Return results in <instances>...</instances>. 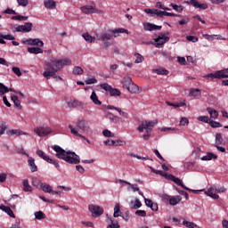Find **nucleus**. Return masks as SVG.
Masks as SVG:
<instances>
[{"instance_id": "obj_1", "label": "nucleus", "mask_w": 228, "mask_h": 228, "mask_svg": "<svg viewBox=\"0 0 228 228\" xmlns=\"http://www.w3.org/2000/svg\"><path fill=\"white\" fill-rule=\"evenodd\" d=\"M67 65H72V60L70 59H53L50 61L45 62V71L43 73L45 79H56V81H63L61 77L56 76V72H60L61 69L67 67Z\"/></svg>"}, {"instance_id": "obj_2", "label": "nucleus", "mask_w": 228, "mask_h": 228, "mask_svg": "<svg viewBox=\"0 0 228 228\" xmlns=\"http://www.w3.org/2000/svg\"><path fill=\"white\" fill-rule=\"evenodd\" d=\"M52 149L56 151L55 156L58 159H62L63 161H66V163H69V165H77L81 163V158L74 151H67L59 145H53Z\"/></svg>"}, {"instance_id": "obj_3", "label": "nucleus", "mask_w": 228, "mask_h": 228, "mask_svg": "<svg viewBox=\"0 0 228 228\" xmlns=\"http://www.w3.org/2000/svg\"><path fill=\"white\" fill-rule=\"evenodd\" d=\"M120 33H126V35H129L130 32L126 28L110 29L105 33L101 34L98 40H101V42H104L103 47H110V45H111V42L108 40H111L113 37L117 38V37H120Z\"/></svg>"}, {"instance_id": "obj_4", "label": "nucleus", "mask_w": 228, "mask_h": 228, "mask_svg": "<svg viewBox=\"0 0 228 228\" xmlns=\"http://www.w3.org/2000/svg\"><path fill=\"white\" fill-rule=\"evenodd\" d=\"M150 170L153 174H157V175H161L162 177H165L166 179H169V181H173V183H175V184H177V186H181V188H183V190H186L187 191H192V193L199 192V191L191 190V189L186 187V185H184V183H183V180L174 176V175L167 174L161 170H156L152 167H150Z\"/></svg>"}, {"instance_id": "obj_5", "label": "nucleus", "mask_w": 228, "mask_h": 228, "mask_svg": "<svg viewBox=\"0 0 228 228\" xmlns=\"http://www.w3.org/2000/svg\"><path fill=\"white\" fill-rule=\"evenodd\" d=\"M154 126H156V122L154 121H147L144 120L141 122V124L137 127V131L139 133H143V131L146 130L144 134L142 135L143 140H149L151 138V133L152 132V129H154Z\"/></svg>"}, {"instance_id": "obj_6", "label": "nucleus", "mask_w": 228, "mask_h": 228, "mask_svg": "<svg viewBox=\"0 0 228 228\" xmlns=\"http://www.w3.org/2000/svg\"><path fill=\"white\" fill-rule=\"evenodd\" d=\"M36 153L39 158H41V159H44V161H46V163H50V165H54L55 168H57V170H60V161H58V159H51L42 150H37Z\"/></svg>"}, {"instance_id": "obj_7", "label": "nucleus", "mask_w": 228, "mask_h": 228, "mask_svg": "<svg viewBox=\"0 0 228 228\" xmlns=\"http://www.w3.org/2000/svg\"><path fill=\"white\" fill-rule=\"evenodd\" d=\"M100 88H102V90H105V92H109L111 97H120V95H122V93L120 92V90L117 88H113L108 83L101 84Z\"/></svg>"}, {"instance_id": "obj_8", "label": "nucleus", "mask_w": 228, "mask_h": 228, "mask_svg": "<svg viewBox=\"0 0 228 228\" xmlns=\"http://www.w3.org/2000/svg\"><path fill=\"white\" fill-rule=\"evenodd\" d=\"M208 79H225L228 78V68L225 69L218 70L216 73H210L206 76Z\"/></svg>"}, {"instance_id": "obj_9", "label": "nucleus", "mask_w": 228, "mask_h": 228, "mask_svg": "<svg viewBox=\"0 0 228 228\" xmlns=\"http://www.w3.org/2000/svg\"><path fill=\"white\" fill-rule=\"evenodd\" d=\"M34 133L37 134V136L44 137L47 136V134H51L53 133V130L51 127L47 126H37L34 128Z\"/></svg>"}, {"instance_id": "obj_10", "label": "nucleus", "mask_w": 228, "mask_h": 228, "mask_svg": "<svg viewBox=\"0 0 228 228\" xmlns=\"http://www.w3.org/2000/svg\"><path fill=\"white\" fill-rule=\"evenodd\" d=\"M88 209L94 218L101 216L104 213V208L97 205H89Z\"/></svg>"}, {"instance_id": "obj_11", "label": "nucleus", "mask_w": 228, "mask_h": 228, "mask_svg": "<svg viewBox=\"0 0 228 228\" xmlns=\"http://www.w3.org/2000/svg\"><path fill=\"white\" fill-rule=\"evenodd\" d=\"M80 10L83 13H86V15L92 13H102V11H100L99 9L94 7V5H85L82 6Z\"/></svg>"}, {"instance_id": "obj_12", "label": "nucleus", "mask_w": 228, "mask_h": 228, "mask_svg": "<svg viewBox=\"0 0 228 228\" xmlns=\"http://www.w3.org/2000/svg\"><path fill=\"white\" fill-rule=\"evenodd\" d=\"M15 29L18 33H29L33 29V23L26 22L24 25L16 27Z\"/></svg>"}, {"instance_id": "obj_13", "label": "nucleus", "mask_w": 228, "mask_h": 228, "mask_svg": "<svg viewBox=\"0 0 228 228\" xmlns=\"http://www.w3.org/2000/svg\"><path fill=\"white\" fill-rule=\"evenodd\" d=\"M163 199L164 200H168L170 206H177V203L183 200V197L179 195L173 196V197H170L169 195H164Z\"/></svg>"}, {"instance_id": "obj_14", "label": "nucleus", "mask_w": 228, "mask_h": 228, "mask_svg": "<svg viewBox=\"0 0 228 228\" xmlns=\"http://www.w3.org/2000/svg\"><path fill=\"white\" fill-rule=\"evenodd\" d=\"M28 45H37V47H44V42L39 38H28L25 41Z\"/></svg>"}, {"instance_id": "obj_15", "label": "nucleus", "mask_w": 228, "mask_h": 228, "mask_svg": "<svg viewBox=\"0 0 228 228\" xmlns=\"http://www.w3.org/2000/svg\"><path fill=\"white\" fill-rule=\"evenodd\" d=\"M145 13H149L151 17L157 15V17L165 16V11H159L158 9H144Z\"/></svg>"}, {"instance_id": "obj_16", "label": "nucleus", "mask_w": 228, "mask_h": 228, "mask_svg": "<svg viewBox=\"0 0 228 228\" xmlns=\"http://www.w3.org/2000/svg\"><path fill=\"white\" fill-rule=\"evenodd\" d=\"M107 110H115L116 111H118V113L120 115V117H122L123 118H129V113L122 110V109H120L118 107H115L113 105H108Z\"/></svg>"}, {"instance_id": "obj_17", "label": "nucleus", "mask_w": 228, "mask_h": 228, "mask_svg": "<svg viewBox=\"0 0 228 228\" xmlns=\"http://www.w3.org/2000/svg\"><path fill=\"white\" fill-rule=\"evenodd\" d=\"M6 134L7 136H22V134H28V133L19 129H10L6 131Z\"/></svg>"}, {"instance_id": "obj_18", "label": "nucleus", "mask_w": 228, "mask_h": 228, "mask_svg": "<svg viewBox=\"0 0 228 228\" xmlns=\"http://www.w3.org/2000/svg\"><path fill=\"white\" fill-rule=\"evenodd\" d=\"M187 4H191L194 8H200V10H208V4H200L198 0H191L187 2Z\"/></svg>"}, {"instance_id": "obj_19", "label": "nucleus", "mask_w": 228, "mask_h": 228, "mask_svg": "<svg viewBox=\"0 0 228 228\" xmlns=\"http://www.w3.org/2000/svg\"><path fill=\"white\" fill-rule=\"evenodd\" d=\"M168 40H170V37H157L155 39V47H157L158 49H161V47H163V45H165V44H167V42H168Z\"/></svg>"}, {"instance_id": "obj_20", "label": "nucleus", "mask_w": 228, "mask_h": 228, "mask_svg": "<svg viewBox=\"0 0 228 228\" xmlns=\"http://www.w3.org/2000/svg\"><path fill=\"white\" fill-rule=\"evenodd\" d=\"M163 27L158 26L152 23H144V30L145 31H156L160 30Z\"/></svg>"}, {"instance_id": "obj_21", "label": "nucleus", "mask_w": 228, "mask_h": 228, "mask_svg": "<svg viewBox=\"0 0 228 228\" xmlns=\"http://www.w3.org/2000/svg\"><path fill=\"white\" fill-rule=\"evenodd\" d=\"M207 195L208 197H211V199H214V200H218L220 199V196L216 194V189L210 187L207 191Z\"/></svg>"}, {"instance_id": "obj_22", "label": "nucleus", "mask_w": 228, "mask_h": 228, "mask_svg": "<svg viewBox=\"0 0 228 228\" xmlns=\"http://www.w3.org/2000/svg\"><path fill=\"white\" fill-rule=\"evenodd\" d=\"M126 90L130 94H140V87L134 84V82H132V85L126 87Z\"/></svg>"}, {"instance_id": "obj_23", "label": "nucleus", "mask_w": 228, "mask_h": 228, "mask_svg": "<svg viewBox=\"0 0 228 228\" xmlns=\"http://www.w3.org/2000/svg\"><path fill=\"white\" fill-rule=\"evenodd\" d=\"M132 83H133V78H131V77H124L121 81V85L123 88H126V90L127 89L128 86L132 85Z\"/></svg>"}, {"instance_id": "obj_24", "label": "nucleus", "mask_w": 228, "mask_h": 228, "mask_svg": "<svg viewBox=\"0 0 228 228\" xmlns=\"http://www.w3.org/2000/svg\"><path fill=\"white\" fill-rule=\"evenodd\" d=\"M28 167H30L31 172H38V167L35 164V159L33 157H29L28 159Z\"/></svg>"}, {"instance_id": "obj_25", "label": "nucleus", "mask_w": 228, "mask_h": 228, "mask_svg": "<svg viewBox=\"0 0 228 228\" xmlns=\"http://www.w3.org/2000/svg\"><path fill=\"white\" fill-rule=\"evenodd\" d=\"M0 209L2 211H4V213H7V215H9V216H11V218H15V214H13V210H12V208H10V207H6L4 205H0Z\"/></svg>"}, {"instance_id": "obj_26", "label": "nucleus", "mask_w": 228, "mask_h": 228, "mask_svg": "<svg viewBox=\"0 0 228 228\" xmlns=\"http://www.w3.org/2000/svg\"><path fill=\"white\" fill-rule=\"evenodd\" d=\"M142 206V201L140 200L135 199L134 200H131L129 204L130 209H140V207Z\"/></svg>"}, {"instance_id": "obj_27", "label": "nucleus", "mask_w": 228, "mask_h": 228, "mask_svg": "<svg viewBox=\"0 0 228 228\" xmlns=\"http://www.w3.org/2000/svg\"><path fill=\"white\" fill-rule=\"evenodd\" d=\"M211 159H218V155L208 152L206 156L201 158L202 161H211Z\"/></svg>"}, {"instance_id": "obj_28", "label": "nucleus", "mask_w": 228, "mask_h": 228, "mask_svg": "<svg viewBox=\"0 0 228 228\" xmlns=\"http://www.w3.org/2000/svg\"><path fill=\"white\" fill-rule=\"evenodd\" d=\"M69 108H81L83 106V102L77 101V100H70L68 102Z\"/></svg>"}, {"instance_id": "obj_29", "label": "nucleus", "mask_w": 228, "mask_h": 228, "mask_svg": "<svg viewBox=\"0 0 228 228\" xmlns=\"http://www.w3.org/2000/svg\"><path fill=\"white\" fill-rule=\"evenodd\" d=\"M4 40H15V37L13 35L0 34V44H6Z\"/></svg>"}, {"instance_id": "obj_30", "label": "nucleus", "mask_w": 228, "mask_h": 228, "mask_svg": "<svg viewBox=\"0 0 228 228\" xmlns=\"http://www.w3.org/2000/svg\"><path fill=\"white\" fill-rule=\"evenodd\" d=\"M76 126L79 131H86V122L84 119L77 120Z\"/></svg>"}, {"instance_id": "obj_31", "label": "nucleus", "mask_w": 228, "mask_h": 228, "mask_svg": "<svg viewBox=\"0 0 228 228\" xmlns=\"http://www.w3.org/2000/svg\"><path fill=\"white\" fill-rule=\"evenodd\" d=\"M44 4L49 10H54L56 8V2L54 0H45Z\"/></svg>"}, {"instance_id": "obj_32", "label": "nucleus", "mask_w": 228, "mask_h": 228, "mask_svg": "<svg viewBox=\"0 0 228 228\" xmlns=\"http://www.w3.org/2000/svg\"><path fill=\"white\" fill-rule=\"evenodd\" d=\"M107 117L109 120H110V122H113V124H118V122L120 121V117L115 116L111 112H108Z\"/></svg>"}, {"instance_id": "obj_33", "label": "nucleus", "mask_w": 228, "mask_h": 228, "mask_svg": "<svg viewBox=\"0 0 228 228\" xmlns=\"http://www.w3.org/2000/svg\"><path fill=\"white\" fill-rule=\"evenodd\" d=\"M90 99L96 106H101V104H102V102L99 101V96H97V94H95V92H93L91 94Z\"/></svg>"}, {"instance_id": "obj_34", "label": "nucleus", "mask_w": 228, "mask_h": 228, "mask_svg": "<svg viewBox=\"0 0 228 228\" xmlns=\"http://www.w3.org/2000/svg\"><path fill=\"white\" fill-rule=\"evenodd\" d=\"M207 111L210 115V118H214V120H216V118H218V112L216 111V110L208 107L207 108Z\"/></svg>"}, {"instance_id": "obj_35", "label": "nucleus", "mask_w": 228, "mask_h": 228, "mask_svg": "<svg viewBox=\"0 0 228 228\" xmlns=\"http://www.w3.org/2000/svg\"><path fill=\"white\" fill-rule=\"evenodd\" d=\"M11 99L14 103L15 108H18V110H22V105H20V100H19V96L12 95Z\"/></svg>"}, {"instance_id": "obj_36", "label": "nucleus", "mask_w": 228, "mask_h": 228, "mask_svg": "<svg viewBox=\"0 0 228 228\" xmlns=\"http://www.w3.org/2000/svg\"><path fill=\"white\" fill-rule=\"evenodd\" d=\"M41 190H43L45 193H54V191H53V187L49 185V183L41 184Z\"/></svg>"}, {"instance_id": "obj_37", "label": "nucleus", "mask_w": 228, "mask_h": 228, "mask_svg": "<svg viewBox=\"0 0 228 228\" xmlns=\"http://www.w3.org/2000/svg\"><path fill=\"white\" fill-rule=\"evenodd\" d=\"M28 53H30V54H42L44 50H42L40 47H28Z\"/></svg>"}, {"instance_id": "obj_38", "label": "nucleus", "mask_w": 228, "mask_h": 228, "mask_svg": "<svg viewBox=\"0 0 228 228\" xmlns=\"http://www.w3.org/2000/svg\"><path fill=\"white\" fill-rule=\"evenodd\" d=\"M153 74H158V76H168L169 71L165 69H152Z\"/></svg>"}, {"instance_id": "obj_39", "label": "nucleus", "mask_w": 228, "mask_h": 228, "mask_svg": "<svg viewBox=\"0 0 228 228\" xmlns=\"http://www.w3.org/2000/svg\"><path fill=\"white\" fill-rule=\"evenodd\" d=\"M110 224L107 228H120V224H118V221L115 220L113 217L109 218Z\"/></svg>"}, {"instance_id": "obj_40", "label": "nucleus", "mask_w": 228, "mask_h": 228, "mask_svg": "<svg viewBox=\"0 0 228 228\" xmlns=\"http://www.w3.org/2000/svg\"><path fill=\"white\" fill-rule=\"evenodd\" d=\"M8 92H13V89L6 87L4 84L0 82V95H4V94H8Z\"/></svg>"}, {"instance_id": "obj_41", "label": "nucleus", "mask_w": 228, "mask_h": 228, "mask_svg": "<svg viewBox=\"0 0 228 228\" xmlns=\"http://www.w3.org/2000/svg\"><path fill=\"white\" fill-rule=\"evenodd\" d=\"M69 129H70V133L72 134H74L75 136H79V138H83L84 140H86L88 142V139H86V137L80 134L79 132H77V130H76V128H74V126H72V125L69 126Z\"/></svg>"}, {"instance_id": "obj_42", "label": "nucleus", "mask_w": 228, "mask_h": 228, "mask_svg": "<svg viewBox=\"0 0 228 228\" xmlns=\"http://www.w3.org/2000/svg\"><path fill=\"white\" fill-rule=\"evenodd\" d=\"M119 183H123L124 184H127L133 190V191H140V188L137 184H132L131 183L126 180H119Z\"/></svg>"}, {"instance_id": "obj_43", "label": "nucleus", "mask_w": 228, "mask_h": 228, "mask_svg": "<svg viewBox=\"0 0 228 228\" xmlns=\"http://www.w3.org/2000/svg\"><path fill=\"white\" fill-rule=\"evenodd\" d=\"M114 218H118V216H122V212H120V204L117 203L114 208Z\"/></svg>"}, {"instance_id": "obj_44", "label": "nucleus", "mask_w": 228, "mask_h": 228, "mask_svg": "<svg viewBox=\"0 0 228 228\" xmlns=\"http://www.w3.org/2000/svg\"><path fill=\"white\" fill-rule=\"evenodd\" d=\"M7 129H8V125H6V122L1 121L0 122V136H3V134H4Z\"/></svg>"}, {"instance_id": "obj_45", "label": "nucleus", "mask_w": 228, "mask_h": 228, "mask_svg": "<svg viewBox=\"0 0 228 228\" xmlns=\"http://www.w3.org/2000/svg\"><path fill=\"white\" fill-rule=\"evenodd\" d=\"M82 37L86 40V42H88L89 44H92V42H95V37L90 36V34L88 33L83 34Z\"/></svg>"}, {"instance_id": "obj_46", "label": "nucleus", "mask_w": 228, "mask_h": 228, "mask_svg": "<svg viewBox=\"0 0 228 228\" xmlns=\"http://www.w3.org/2000/svg\"><path fill=\"white\" fill-rule=\"evenodd\" d=\"M42 184L44 183L40 179L37 177L32 178V186H35L36 188H38V186H40V188H42Z\"/></svg>"}, {"instance_id": "obj_47", "label": "nucleus", "mask_w": 228, "mask_h": 228, "mask_svg": "<svg viewBox=\"0 0 228 228\" xmlns=\"http://www.w3.org/2000/svg\"><path fill=\"white\" fill-rule=\"evenodd\" d=\"M84 72H85V70L82 69V68L79 66H75L73 69V74L75 76H81V74H83Z\"/></svg>"}, {"instance_id": "obj_48", "label": "nucleus", "mask_w": 228, "mask_h": 228, "mask_svg": "<svg viewBox=\"0 0 228 228\" xmlns=\"http://www.w3.org/2000/svg\"><path fill=\"white\" fill-rule=\"evenodd\" d=\"M183 225H185V227L188 228H200L199 225H197L195 223L193 222H188V221H183Z\"/></svg>"}, {"instance_id": "obj_49", "label": "nucleus", "mask_w": 228, "mask_h": 228, "mask_svg": "<svg viewBox=\"0 0 228 228\" xmlns=\"http://www.w3.org/2000/svg\"><path fill=\"white\" fill-rule=\"evenodd\" d=\"M35 218L37 220H44L46 216H45V214L42 211H37V212H35Z\"/></svg>"}, {"instance_id": "obj_50", "label": "nucleus", "mask_w": 228, "mask_h": 228, "mask_svg": "<svg viewBox=\"0 0 228 228\" xmlns=\"http://www.w3.org/2000/svg\"><path fill=\"white\" fill-rule=\"evenodd\" d=\"M23 190L24 191H32L33 188L29 185V182L28 180L23 181Z\"/></svg>"}, {"instance_id": "obj_51", "label": "nucleus", "mask_w": 228, "mask_h": 228, "mask_svg": "<svg viewBox=\"0 0 228 228\" xmlns=\"http://www.w3.org/2000/svg\"><path fill=\"white\" fill-rule=\"evenodd\" d=\"M170 6H172L173 10H175V12H178V13L183 12V11L184 10V6H183V5H177L175 4H171Z\"/></svg>"}, {"instance_id": "obj_52", "label": "nucleus", "mask_w": 228, "mask_h": 228, "mask_svg": "<svg viewBox=\"0 0 228 228\" xmlns=\"http://www.w3.org/2000/svg\"><path fill=\"white\" fill-rule=\"evenodd\" d=\"M198 120H200V122H204L205 124L211 123V118H209L208 116H200Z\"/></svg>"}, {"instance_id": "obj_53", "label": "nucleus", "mask_w": 228, "mask_h": 228, "mask_svg": "<svg viewBox=\"0 0 228 228\" xmlns=\"http://www.w3.org/2000/svg\"><path fill=\"white\" fill-rule=\"evenodd\" d=\"M224 143V138H222V134H216V145H222Z\"/></svg>"}, {"instance_id": "obj_54", "label": "nucleus", "mask_w": 228, "mask_h": 228, "mask_svg": "<svg viewBox=\"0 0 228 228\" xmlns=\"http://www.w3.org/2000/svg\"><path fill=\"white\" fill-rule=\"evenodd\" d=\"M190 95L191 97H199L200 95V89H191Z\"/></svg>"}, {"instance_id": "obj_55", "label": "nucleus", "mask_w": 228, "mask_h": 228, "mask_svg": "<svg viewBox=\"0 0 228 228\" xmlns=\"http://www.w3.org/2000/svg\"><path fill=\"white\" fill-rule=\"evenodd\" d=\"M156 8H159L160 10H165L167 12H170V8L165 6L161 2L156 3Z\"/></svg>"}, {"instance_id": "obj_56", "label": "nucleus", "mask_w": 228, "mask_h": 228, "mask_svg": "<svg viewBox=\"0 0 228 228\" xmlns=\"http://www.w3.org/2000/svg\"><path fill=\"white\" fill-rule=\"evenodd\" d=\"M28 16H22V15H16L12 17V20H28Z\"/></svg>"}, {"instance_id": "obj_57", "label": "nucleus", "mask_w": 228, "mask_h": 228, "mask_svg": "<svg viewBox=\"0 0 228 228\" xmlns=\"http://www.w3.org/2000/svg\"><path fill=\"white\" fill-rule=\"evenodd\" d=\"M134 56L136 58L134 63H142L144 60L143 55L140 53H134Z\"/></svg>"}, {"instance_id": "obj_58", "label": "nucleus", "mask_w": 228, "mask_h": 228, "mask_svg": "<svg viewBox=\"0 0 228 228\" xmlns=\"http://www.w3.org/2000/svg\"><path fill=\"white\" fill-rule=\"evenodd\" d=\"M102 134L106 138H113V136H115V134L113 133H111V131H110L108 129L103 130Z\"/></svg>"}, {"instance_id": "obj_59", "label": "nucleus", "mask_w": 228, "mask_h": 228, "mask_svg": "<svg viewBox=\"0 0 228 228\" xmlns=\"http://www.w3.org/2000/svg\"><path fill=\"white\" fill-rule=\"evenodd\" d=\"M210 127L216 128V127H222V124L218 121L210 120L209 123Z\"/></svg>"}, {"instance_id": "obj_60", "label": "nucleus", "mask_w": 228, "mask_h": 228, "mask_svg": "<svg viewBox=\"0 0 228 228\" xmlns=\"http://www.w3.org/2000/svg\"><path fill=\"white\" fill-rule=\"evenodd\" d=\"M135 215L136 216H142L145 218V216H147V212L145 210H136Z\"/></svg>"}, {"instance_id": "obj_61", "label": "nucleus", "mask_w": 228, "mask_h": 228, "mask_svg": "<svg viewBox=\"0 0 228 228\" xmlns=\"http://www.w3.org/2000/svg\"><path fill=\"white\" fill-rule=\"evenodd\" d=\"M12 72H14L18 77L22 76V72H20V69L19 67H12Z\"/></svg>"}, {"instance_id": "obj_62", "label": "nucleus", "mask_w": 228, "mask_h": 228, "mask_svg": "<svg viewBox=\"0 0 228 228\" xmlns=\"http://www.w3.org/2000/svg\"><path fill=\"white\" fill-rule=\"evenodd\" d=\"M186 38H187V40H188L189 42H193V43L199 42V37H194V36H187Z\"/></svg>"}, {"instance_id": "obj_63", "label": "nucleus", "mask_w": 228, "mask_h": 228, "mask_svg": "<svg viewBox=\"0 0 228 228\" xmlns=\"http://www.w3.org/2000/svg\"><path fill=\"white\" fill-rule=\"evenodd\" d=\"M190 124V121L187 118H182L180 120V126H188Z\"/></svg>"}, {"instance_id": "obj_64", "label": "nucleus", "mask_w": 228, "mask_h": 228, "mask_svg": "<svg viewBox=\"0 0 228 228\" xmlns=\"http://www.w3.org/2000/svg\"><path fill=\"white\" fill-rule=\"evenodd\" d=\"M95 83H97V79L95 78H87L86 80V84L87 85H95Z\"/></svg>"}]
</instances>
